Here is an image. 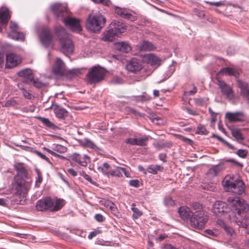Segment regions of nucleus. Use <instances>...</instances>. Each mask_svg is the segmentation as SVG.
Returning a JSON list of instances; mask_svg holds the SVG:
<instances>
[{"mask_svg": "<svg viewBox=\"0 0 249 249\" xmlns=\"http://www.w3.org/2000/svg\"><path fill=\"white\" fill-rule=\"evenodd\" d=\"M231 134L236 141L239 142L244 140V137L239 129L234 128L231 130Z\"/></svg>", "mask_w": 249, "mask_h": 249, "instance_id": "35", "label": "nucleus"}, {"mask_svg": "<svg viewBox=\"0 0 249 249\" xmlns=\"http://www.w3.org/2000/svg\"><path fill=\"white\" fill-rule=\"evenodd\" d=\"M164 204L167 206H173L175 202L171 197H168L165 199Z\"/></svg>", "mask_w": 249, "mask_h": 249, "instance_id": "52", "label": "nucleus"}, {"mask_svg": "<svg viewBox=\"0 0 249 249\" xmlns=\"http://www.w3.org/2000/svg\"><path fill=\"white\" fill-rule=\"evenodd\" d=\"M21 62V58L19 55L14 53H9L6 57V67L7 68L15 67Z\"/></svg>", "mask_w": 249, "mask_h": 249, "instance_id": "12", "label": "nucleus"}, {"mask_svg": "<svg viewBox=\"0 0 249 249\" xmlns=\"http://www.w3.org/2000/svg\"><path fill=\"white\" fill-rule=\"evenodd\" d=\"M125 142L132 145H137V138H130L126 140Z\"/></svg>", "mask_w": 249, "mask_h": 249, "instance_id": "50", "label": "nucleus"}, {"mask_svg": "<svg viewBox=\"0 0 249 249\" xmlns=\"http://www.w3.org/2000/svg\"><path fill=\"white\" fill-rule=\"evenodd\" d=\"M237 87L240 89V95L249 103V84L240 80H237Z\"/></svg>", "mask_w": 249, "mask_h": 249, "instance_id": "15", "label": "nucleus"}, {"mask_svg": "<svg viewBox=\"0 0 249 249\" xmlns=\"http://www.w3.org/2000/svg\"><path fill=\"white\" fill-rule=\"evenodd\" d=\"M115 49L123 53H128L131 50L130 45L126 42H117L114 44Z\"/></svg>", "mask_w": 249, "mask_h": 249, "instance_id": "27", "label": "nucleus"}, {"mask_svg": "<svg viewBox=\"0 0 249 249\" xmlns=\"http://www.w3.org/2000/svg\"><path fill=\"white\" fill-rule=\"evenodd\" d=\"M43 149L46 150V151H47L48 153H50L51 154H52V155L55 156V157H58L60 158H64V157L61 156V155H58V154H57L56 152L46 148V147H44Z\"/></svg>", "mask_w": 249, "mask_h": 249, "instance_id": "54", "label": "nucleus"}, {"mask_svg": "<svg viewBox=\"0 0 249 249\" xmlns=\"http://www.w3.org/2000/svg\"><path fill=\"white\" fill-rule=\"evenodd\" d=\"M111 83L115 84H122L123 83V80L120 77L114 76L112 78Z\"/></svg>", "mask_w": 249, "mask_h": 249, "instance_id": "51", "label": "nucleus"}, {"mask_svg": "<svg viewBox=\"0 0 249 249\" xmlns=\"http://www.w3.org/2000/svg\"><path fill=\"white\" fill-rule=\"evenodd\" d=\"M81 143L82 145L91 149H94L96 147V145L88 138H85L81 140Z\"/></svg>", "mask_w": 249, "mask_h": 249, "instance_id": "37", "label": "nucleus"}, {"mask_svg": "<svg viewBox=\"0 0 249 249\" xmlns=\"http://www.w3.org/2000/svg\"><path fill=\"white\" fill-rule=\"evenodd\" d=\"M195 104L198 106H202L205 104V101L202 98H195Z\"/></svg>", "mask_w": 249, "mask_h": 249, "instance_id": "49", "label": "nucleus"}, {"mask_svg": "<svg viewBox=\"0 0 249 249\" xmlns=\"http://www.w3.org/2000/svg\"><path fill=\"white\" fill-rule=\"evenodd\" d=\"M123 173L126 177H130L129 171L125 168L121 167H117L115 169L110 170L109 175L112 176L121 177L123 176Z\"/></svg>", "mask_w": 249, "mask_h": 249, "instance_id": "23", "label": "nucleus"}, {"mask_svg": "<svg viewBox=\"0 0 249 249\" xmlns=\"http://www.w3.org/2000/svg\"><path fill=\"white\" fill-rule=\"evenodd\" d=\"M212 212L215 215L221 216L224 213H229L230 214L231 207L230 203L227 204L224 202L217 201L213 205Z\"/></svg>", "mask_w": 249, "mask_h": 249, "instance_id": "9", "label": "nucleus"}, {"mask_svg": "<svg viewBox=\"0 0 249 249\" xmlns=\"http://www.w3.org/2000/svg\"><path fill=\"white\" fill-rule=\"evenodd\" d=\"M208 220L207 216L203 211H196L195 212L190 218L191 224L194 228H202Z\"/></svg>", "mask_w": 249, "mask_h": 249, "instance_id": "8", "label": "nucleus"}, {"mask_svg": "<svg viewBox=\"0 0 249 249\" xmlns=\"http://www.w3.org/2000/svg\"><path fill=\"white\" fill-rule=\"evenodd\" d=\"M38 119L41 121L47 127L52 129H55L56 128L55 125L53 124L52 122H50V120L48 118L39 117H38Z\"/></svg>", "mask_w": 249, "mask_h": 249, "instance_id": "34", "label": "nucleus"}, {"mask_svg": "<svg viewBox=\"0 0 249 249\" xmlns=\"http://www.w3.org/2000/svg\"><path fill=\"white\" fill-rule=\"evenodd\" d=\"M147 171L149 173L153 174H156L157 173V172L155 170V168L153 166V165H151L149 166L147 169Z\"/></svg>", "mask_w": 249, "mask_h": 249, "instance_id": "61", "label": "nucleus"}, {"mask_svg": "<svg viewBox=\"0 0 249 249\" xmlns=\"http://www.w3.org/2000/svg\"><path fill=\"white\" fill-rule=\"evenodd\" d=\"M135 206L136 204L135 203H133L132 204L131 210L133 212L132 216L134 219H137L142 215V212L140 211L138 208H136Z\"/></svg>", "mask_w": 249, "mask_h": 249, "instance_id": "40", "label": "nucleus"}, {"mask_svg": "<svg viewBox=\"0 0 249 249\" xmlns=\"http://www.w3.org/2000/svg\"><path fill=\"white\" fill-rule=\"evenodd\" d=\"M19 77H22L23 82L30 84L34 80V75L32 71L30 69H25L18 72Z\"/></svg>", "mask_w": 249, "mask_h": 249, "instance_id": "17", "label": "nucleus"}, {"mask_svg": "<svg viewBox=\"0 0 249 249\" xmlns=\"http://www.w3.org/2000/svg\"><path fill=\"white\" fill-rule=\"evenodd\" d=\"M53 35L50 29L47 27L41 29L39 38L41 43L45 46H49L53 40Z\"/></svg>", "mask_w": 249, "mask_h": 249, "instance_id": "10", "label": "nucleus"}, {"mask_svg": "<svg viewBox=\"0 0 249 249\" xmlns=\"http://www.w3.org/2000/svg\"><path fill=\"white\" fill-rule=\"evenodd\" d=\"M115 12L118 15L126 19H130L132 17V15L131 14L127 12L125 10L119 7L115 8Z\"/></svg>", "mask_w": 249, "mask_h": 249, "instance_id": "30", "label": "nucleus"}, {"mask_svg": "<svg viewBox=\"0 0 249 249\" xmlns=\"http://www.w3.org/2000/svg\"><path fill=\"white\" fill-rule=\"evenodd\" d=\"M17 175L15 177V182L13 184L14 196L16 197L17 203H21V201L26 199V196L29 189V185L26 182L27 178V172L21 164L16 166Z\"/></svg>", "mask_w": 249, "mask_h": 249, "instance_id": "2", "label": "nucleus"}, {"mask_svg": "<svg viewBox=\"0 0 249 249\" xmlns=\"http://www.w3.org/2000/svg\"><path fill=\"white\" fill-rule=\"evenodd\" d=\"M126 68L127 71L135 73L142 69V65L140 60L133 58L127 62Z\"/></svg>", "mask_w": 249, "mask_h": 249, "instance_id": "13", "label": "nucleus"}, {"mask_svg": "<svg viewBox=\"0 0 249 249\" xmlns=\"http://www.w3.org/2000/svg\"><path fill=\"white\" fill-rule=\"evenodd\" d=\"M31 83H33L34 86L38 89L42 88L45 86L44 83H42L38 79H35L34 78V80H33V82Z\"/></svg>", "mask_w": 249, "mask_h": 249, "instance_id": "43", "label": "nucleus"}, {"mask_svg": "<svg viewBox=\"0 0 249 249\" xmlns=\"http://www.w3.org/2000/svg\"><path fill=\"white\" fill-rule=\"evenodd\" d=\"M106 73V70L99 65L94 66L89 70L87 74L88 82L90 84H96L103 81Z\"/></svg>", "mask_w": 249, "mask_h": 249, "instance_id": "5", "label": "nucleus"}, {"mask_svg": "<svg viewBox=\"0 0 249 249\" xmlns=\"http://www.w3.org/2000/svg\"><path fill=\"white\" fill-rule=\"evenodd\" d=\"M10 28L11 30V31H17L18 28V26L17 23L14 21H11Z\"/></svg>", "mask_w": 249, "mask_h": 249, "instance_id": "57", "label": "nucleus"}, {"mask_svg": "<svg viewBox=\"0 0 249 249\" xmlns=\"http://www.w3.org/2000/svg\"><path fill=\"white\" fill-rule=\"evenodd\" d=\"M71 159L74 162L85 167L87 166L88 163L90 162V158L87 155L82 156L79 154L74 153L72 155Z\"/></svg>", "mask_w": 249, "mask_h": 249, "instance_id": "18", "label": "nucleus"}, {"mask_svg": "<svg viewBox=\"0 0 249 249\" xmlns=\"http://www.w3.org/2000/svg\"><path fill=\"white\" fill-rule=\"evenodd\" d=\"M149 139V136H144L142 138H137V145L141 146L146 145Z\"/></svg>", "mask_w": 249, "mask_h": 249, "instance_id": "39", "label": "nucleus"}, {"mask_svg": "<svg viewBox=\"0 0 249 249\" xmlns=\"http://www.w3.org/2000/svg\"><path fill=\"white\" fill-rule=\"evenodd\" d=\"M196 133L198 134L206 135L208 132L204 125L202 124H199L196 128Z\"/></svg>", "mask_w": 249, "mask_h": 249, "instance_id": "42", "label": "nucleus"}, {"mask_svg": "<svg viewBox=\"0 0 249 249\" xmlns=\"http://www.w3.org/2000/svg\"><path fill=\"white\" fill-rule=\"evenodd\" d=\"M129 184L131 186L138 187L140 185V181L137 179H132L129 181Z\"/></svg>", "mask_w": 249, "mask_h": 249, "instance_id": "53", "label": "nucleus"}, {"mask_svg": "<svg viewBox=\"0 0 249 249\" xmlns=\"http://www.w3.org/2000/svg\"><path fill=\"white\" fill-rule=\"evenodd\" d=\"M22 93L23 94L24 97L28 99H32L34 96L33 95L30 93L28 91H27L25 89H22Z\"/></svg>", "mask_w": 249, "mask_h": 249, "instance_id": "45", "label": "nucleus"}, {"mask_svg": "<svg viewBox=\"0 0 249 249\" xmlns=\"http://www.w3.org/2000/svg\"><path fill=\"white\" fill-rule=\"evenodd\" d=\"M102 204L106 207V208H110L112 206H113V202L111 201L106 200L102 201Z\"/></svg>", "mask_w": 249, "mask_h": 249, "instance_id": "59", "label": "nucleus"}, {"mask_svg": "<svg viewBox=\"0 0 249 249\" xmlns=\"http://www.w3.org/2000/svg\"><path fill=\"white\" fill-rule=\"evenodd\" d=\"M54 202L50 197H47L45 198L38 200L36 204V209L38 211H44L50 210L53 205Z\"/></svg>", "mask_w": 249, "mask_h": 249, "instance_id": "11", "label": "nucleus"}, {"mask_svg": "<svg viewBox=\"0 0 249 249\" xmlns=\"http://www.w3.org/2000/svg\"><path fill=\"white\" fill-rule=\"evenodd\" d=\"M42 177L39 172H37V178L36 180V185L38 184H40L42 181Z\"/></svg>", "mask_w": 249, "mask_h": 249, "instance_id": "63", "label": "nucleus"}, {"mask_svg": "<svg viewBox=\"0 0 249 249\" xmlns=\"http://www.w3.org/2000/svg\"><path fill=\"white\" fill-rule=\"evenodd\" d=\"M96 3H101L105 5H108L110 3L109 0H92Z\"/></svg>", "mask_w": 249, "mask_h": 249, "instance_id": "56", "label": "nucleus"}, {"mask_svg": "<svg viewBox=\"0 0 249 249\" xmlns=\"http://www.w3.org/2000/svg\"><path fill=\"white\" fill-rule=\"evenodd\" d=\"M53 71L54 74L57 75H62L65 74V64L60 58H56L55 64L53 67Z\"/></svg>", "mask_w": 249, "mask_h": 249, "instance_id": "19", "label": "nucleus"}, {"mask_svg": "<svg viewBox=\"0 0 249 249\" xmlns=\"http://www.w3.org/2000/svg\"><path fill=\"white\" fill-rule=\"evenodd\" d=\"M219 73H223V74L234 76L235 77H237L239 76V71L235 69L230 67H226L221 69L219 71Z\"/></svg>", "mask_w": 249, "mask_h": 249, "instance_id": "28", "label": "nucleus"}, {"mask_svg": "<svg viewBox=\"0 0 249 249\" xmlns=\"http://www.w3.org/2000/svg\"><path fill=\"white\" fill-rule=\"evenodd\" d=\"M10 18L11 15L8 8L2 7L0 8V32L2 30V26L8 23Z\"/></svg>", "mask_w": 249, "mask_h": 249, "instance_id": "16", "label": "nucleus"}, {"mask_svg": "<svg viewBox=\"0 0 249 249\" xmlns=\"http://www.w3.org/2000/svg\"><path fill=\"white\" fill-rule=\"evenodd\" d=\"M35 153L39 157H40L41 159L45 160L46 161H48V162H50V160L48 158H47L45 155L41 153L40 152L36 150L35 151Z\"/></svg>", "mask_w": 249, "mask_h": 249, "instance_id": "55", "label": "nucleus"}, {"mask_svg": "<svg viewBox=\"0 0 249 249\" xmlns=\"http://www.w3.org/2000/svg\"><path fill=\"white\" fill-rule=\"evenodd\" d=\"M110 27L118 35L124 33L126 30V26L124 23L118 21H113L110 24Z\"/></svg>", "mask_w": 249, "mask_h": 249, "instance_id": "21", "label": "nucleus"}, {"mask_svg": "<svg viewBox=\"0 0 249 249\" xmlns=\"http://www.w3.org/2000/svg\"><path fill=\"white\" fill-rule=\"evenodd\" d=\"M224 169L223 165L219 164L213 166L212 168L210 169L208 171V174L212 176H216L217 174Z\"/></svg>", "mask_w": 249, "mask_h": 249, "instance_id": "31", "label": "nucleus"}, {"mask_svg": "<svg viewBox=\"0 0 249 249\" xmlns=\"http://www.w3.org/2000/svg\"><path fill=\"white\" fill-rule=\"evenodd\" d=\"M19 104V101L17 100L15 98H11L6 101L3 106L5 107H14Z\"/></svg>", "mask_w": 249, "mask_h": 249, "instance_id": "38", "label": "nucleus"}, {"mask_svg": "<svg viewBox=\"0 0 249 249\" xmlns=\"http://www.w3.org/2000/svg\"><path fill=\"white\" fill-rule=\"evenodd\" d=\"M236 154L239 157L245 158L247 155L248 151L245 149H239Z\"/></svg>", "mask_w": 249, "mask_h": 249, "instance_id": "46", "label": "nucleus"}, {"mask_svg": "<svg viewBox=\"0 0 249 249\" xmlns=\"http://www.w3.org/2000/svg\"><path fill=\"white\" fill-rule=\"evenodd\" d=\"M79 73V71L76 70H71L69 71L68 73V76H70L71 78L74 77L75 75H77Z\"/></svg>", "mask_w": 249, "mask_h": 249, "instance_id": "58", "label": "nucleus"}, {"mask_svg": "<svg viewBox=\"0 0 249 249\" xmlns=\"http://www.w3.org/2000/svg\"><path fill=\"white\" fill-rule=\"evenodd\" d=\"M118 35L109 27V30L104 33L103 40L104 41H112Z\"/></svg>", "mask_w": 249, "mask_h": 249, "instance_id": "29", "label": "nucleus"}, {"mask_svg": "<svg viewBox=\"0 0 249 249\" xmlns=\"http://www.w3.org/2000/svg\"><path fill=\"white\" fill-rule=\"evenodd\" d=\"M54 202L53 205L51 208V211L56 212L60 210L64 205V201L60 199L53 200Z\"/></svg>", "mask_w": 249, "mask_h": 249, "instance_id": "33", "label": "nucleus"}, {"mask_svg": "<svg viewBox=\"0 0 249 249\" xmlns=\"http://www.w3.org/2000/svg\"><path fill=\"white\" fill-rule=\"evenodd\" d=\"M212 137L215 138L217 139L220 142H222L223 143L227 145L229 148H230L231 149H234V147L233 146H232L231 144H230L229 142H228L227 141H225L221 137L216 135V134H213L212 136Z\"/></svg>", "mask_w": 249, "mask_h": 249, "instance_id": "41", "label": "nucleus"}, {"mask_svg": "<svg viewBox=\"0 0 249 249\" xmlns=\"http://www.w3.org/2000/svg\"><path fill=\"white\" fill-rule=\"evenodd\" d=\"M145 60L148 64L151 66H160L161 63V59L157 55L150 53L145 57Z\"/></svg>", "mask_w": 249, "mask_h": 249, "instance_id": "24", "label": "nucleus"}, {"mask_svg": "<svg viewBox=\"0 0 249 249\" xmlns=\"http://www.w3.org/2000/svg\"><path fill=\"white\" fill-rule=\"evenodd\" d=\"M162 249H178L172 246L171 244H166L162 247Z\"/></svg>", "mask_w": 249, "mask_h": 249, "instance_id": "64", "label": "nucleus"}, {"mask_svg": "<svg viewBox=\"0 0 249 249\" xmlns=\"http://www.w3.org/2000/svg\"><path fill=\"white\" fill-rule=\"evenodd\" d=\"M177 136L179 139L182 140L183 142H185L190 145H192L193 144V141L191 139L186 138L180 135H177Z\"/></svg>", "mask_w": 249, "mask_h": 249, "instance_id": "48", "label": "nucleus"}, {"mask_svg": "<svg viewBox=\"0 0 249 249\" xmlns=\"http://www.w3.org/2000/svg\"><path fill=\"white\" fill-rule=\"evenodd\" d=\"M139 47L142 51H151L156 49L155 45L152 42L145 40L139 43Z\"/></svg>", "mask_w": 249, "mask_h": 249, "instance_id": "25", "label": "nucleus"}, {"mask_svg": "<svg viewBox=\"0 0 249 249\" xmlns=\"http://www.w3.org/2000/svg\"><path fill=\"white\" fill-rule=\"evenodd\" d=\"M51 108L53 109L56 117L58 118L64 119L68 116V111L57 104H53Z\"/></svg>", "mask_w": 249, "mask_h": 249, "instance_id": "22", "label": "nucleus"}, {"mask_svg": "<svg viewBox=\"0 0 249 249\" xmlns=\"http://www.w3.org/2000/svg\"><path fill=\"white\" fill-rule=\"evenodd\" d=\"M110 169L111 166L107 162H104L102 166L98 167V171L102 172L105 175H109L110 174Z\"/></svg>", "mask_w": 249, "mask_h": 249, "instance_id": "32", "label": "nucleus"}, {"mask_svg": "<svg viewBox=\"0 0 249 249\" xmlns=\"http://www.w3.org/2000/svg\"><path fill=\"white\" fill-rule=\"evenodd\" d=\"M109 209L115 216L119 217L120 214L118 211L117 207L114 203H113V206H112L111 207L109 208Z\"/></svg>", "mask_w": 249, "mask_h": 249, "instance_id": "47", "label": "nucleus"}, {"mask_svg": "<svg viewBox=\"0 0 249 249\" xmlns=\"http://www.w3.org/2000/svg\"><path fill=\"white\" fill-rule=\"evenodd\" d=\"M54 150L58 153H63L67 151V148L66 147L61 145H57L55 146V148L54 149Z\"/></svg>", "mask_w": 249, "mask_h": 249, "instance_id": "44", "label": "nucleus"}, {"mask_svg": "<svg viewBox=\"0 0 249 249\" xmlns=\"http://www.w3.org/2000/svg\"><path fill=\"white\" fill-rule=\"evenodd\" d=\"M55 33L59 40L63 53L66 55L73 53L74 47L72 41L68 37L66 30L62 26H56Z\"/></svg>", "mask_w": 249, "mask_h": 249, "instance_id": "4", "label": "nucleus"}, {"mask_svg": "<svg viewBox=\"0 0 249 249\" xmlns=\"http://www.w3.org/2000/svg\"><path fill=\"white\" fill-rule=\"evenodd\" d=\"M95 219L98 222H102L104 220V217L101 214H96L95 216Z\"/></svg>", "mask_w": 249, "mask_h": 249, "instance_id": "62", "label": "nucleus"}, {"mask_svg": "<svg viewBox=\"0 0 249 249\" xmlns=\"http://www.w3.org/2000/svg\"><path fill=\"white\" fill-rule=\"evenodd\" d=\"M228 202L231 207V212L229 214V219L231 222L247 229L249 233V206L242 199L237 197H229Z\"/></svg>", "mask_w": 249, "mask_h": 249, "instance_id": "1", "label": "nucleus"}, {"mask_svg": "<svg viewBox=\"0 0 249 249\" xmlns=\"http://www.w3.org/2000/svg\"><path fill=\"white\" fill-rule=\"evenodd\" d=\"M106 18L102 15L89 16L86 22V28L93 33L99 32L105 26Z\"/></svg>", "mask_w": 249, "mask_h": 249, "instance_id": "6", "label": "nucleus"}, {"mask_svg": "<svg viewBox=\"0 0 249 249\" xmlns=\"http://www.w3.org/2000/svg\"><path fill=\"white\" fill-rule=\"evenodd\" d=\"M9 36L14 39L24 40V35L21 33L17 31H11Z\"/></svg>", "mask_w": 249, "mask_h": 249, "instance_id": "36", "label": "nucleus"}, {"mask_svg": "<svg viewBox=\"0 0 249 249\" xmlns=\"http://www.w3.org/2000/svg\"><path fill=\"white\" fill-rule=\"evenodd\" d=\"M223 186L227 192H231L236 195H240L245 191L244 182L241 180L233 181L227 178L223 181Z\"/></svg>", "mask_w": 249, "mask_h": 249, "instance_id": "7", "label": "nucleus"}, {"mask_svg": "<svg viewBox=\"0 0 249 249\" xmlns=\"http://www.w3.org/2000/svg\"><path fill=\"white\" fill-rule=\"evenodd\" d=\"M217 85L221 89L222 93L228 98L232 99L234 97V93L232 89L224 81L221 80H217Z\"/></svg>", "mask_w": 249, "mask_h": 249, "instance_id": "14", "label": "nucleus"}, {"mask_svg": "<svg viewBox=\"0 0 249 249\" xmlns=\"http://www.w3.org/2000/svg\"><path fill=\"white\" fill-rule=\"evenodd\" d=\"M225 117L230 122H243L245 120L244 114L241 112H227L226 113Z\"/></svg>", "mask_w": 249, "mask_h": 249, "instance_id": "20", "label": "nucleus"}, {"mask_svg": "<svg viewBox=\"0 0 249 249\" xmlns=\"http://www.w3.org/2000/svg\"><path fill=\"white\" fill-rule=\"evenodd\" d=\"M178 212L181 218L183 219H190L191 217V216H192L193 214L192 212L189 207H180L178 209Z\"/></svg>", "mask_w": 249, "mask_h": 249, "instance_id": "26", "label": "nucleus"}, {"mask_svg": "<svg viewBox=\"0 0 249 249\" xmlns=\"http://www.w3.org/2000/svg\"><path fill=\"white\" fill-rule=\"evenodd\" d=\"M224 230L227 232V233L229 234L232 235V234L234 233L233 230L230 227H229L228 226H226L225 228H224Z\"/></svg>", "mask_w": 249, "mask_h": 249, "instance_id": "60", "label": "nucleus"}, {"mask_svg": "<svg viewBox=\"0 0 249 249\" xmlns=\"http://www.w3.org/2000/svg\"><path fill=\"white\" fill-rule=\"evenodd\" d=\"M51 9L57 18L61 17L65 25L70 28L72 31L80 32L82 30L79 19L68 16L65 18H63L64 13L66 11V8L65 6H62L59 3H55L51 6Z\"/></svg>", "mask_w": 249, "mask_h": 249, "instance_id": "3", "label": "nucleus"}]
</instances>
